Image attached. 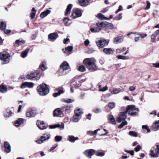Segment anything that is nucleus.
Instances as JSON below:
<instances>
[{"instance_id": "nucleus-41", "label": "nucleus", "mask_w": 159, "mask_h": 159, "mask_svg": "<svg viewBox=\"0 0 159 159\" xmlns=\"http://www.w3.org/2000/svg\"><path fill=\"white\" fill-rule=\"evenodd\" d=\"M81 117L74 114L73 117V121L74 122H78L81 119Z\"/></svg>"}, {"instance_id": "nucleus-59", "label": "nucleus", "mask_w": 159, "mask_h": 159, "mask_svg": "<svg viewBox=\"0 0 159 159\" xmlns=\"http://www.w3.org/2000/svg\"><path fill=\"white\" fill-rule=\"evenodd\" d=\"M129 134L131 136H134V137H137L138 136V134L137 133L133 131H130L129 132Z\"/></svg>"}, {"instance_id": "nucleus-34", "label": "nucleus", "mask_w": 159, "mask_h": 159, "mask_svg": "<svg viewBox=\"0 0 159 159\" xmlns=\"http://www.w3.org/2000/svg\"><path fill=\"white\" fill-rule=\"evenodd\" d=\"M100 129H98L94 131H89L87 132V134L90 136L96 135L98 131Z\"/></svg>"}, {"instance_id": "nucleus-17", "label": "nucleus", "mask_w": 159, "mask_h": 159, "mask_svg": "<svg viewBox=\"0 0 159 159\" xmlns=\"http://www.w3.org/2000/svg\"><path fill=\"white\" fill-rule=\"evenodd\" d=\"M34 84L32 82H25L22 83L20 86V88L22 89H24L28 87L29 88H31L34 86Z\"/></svg>"}, {"instance_id": "nucleus-44", "label": "nucleus", "mask_w": 159, "mask_h": 159, "mask_svg": "<svg viewBox=\"0 0 159 159\" xmlns=\"http://www.w3.org/2000/svg\"><path fill=\"white\" fill-rule=\"evenodd\" d=\"M117 58L119 59L128 60L129 59V57L128 56H125L120 55L117 56Z\"/></svg>"}, {"instance_id": "nucleus-13", "label": "nucleus", "mask_w": 159, "mask_h": 159, "mask_svg": "<svg viewBox=\"0 0 159 159\" xmlns=\"http://www.w3.org/2000/svg\"><path fill=\"white\" fill-rule=\"evenodd\" d=\"M81 16L82 12L78 9H77L73 11L72 14V16L73 19L80 17Z\"/></svg>"}, {"instance_id": "nucleus-50", "label": "nucleus", "mask_w": 159, "mask_h": 159, "mask_svg": "<svg viewBox=\"0 0 159 159\" xmlns=\"http://www.w3.org/2000/svg\"><path fill=\"white\" fill-rule=\"evenodd\" d=\"M62 139L61 136L57 135L55 137V140L56 142H59L61 141Z\"/></svg>"}, {"instance_id": "nucleus-53", "label": "nucleus", "mask_w": 159, "mask_h": 159, "mask_svg": "<svg viewBox=\"0 0 159 159\" xmlns=\"http://www.w3.org/2000/svg\"><path fill=\"white\" fill-rule=\"evenodd\" d=\"M25 42V40H20V39L16 40L15 42V44H17V46L20 45L21 43H24Z\"/></svg>"}, {"instance_id": "nucleus-29", "label": "nucleus", "mask_w": 159, "mask_h": 159, "mask_svg": "<svg viewBox=\"0 0 159 159\" xmlns=\"http://www.w3.org/2000/svg\"><path fill=\"white\" fill-rule=\"evenodd\" d=\"M39 69L42 71H44L47 69L46 62L45 61H44L42 62L40 65Z\"/></svg>"}, {"instance_id": "nucleus-47", "label": "nucleus", "mask_w": 159, "mask_h": 159, "mask_svg": "<svg viewBox=\"0 0 159 159\" xmlns=\"http://www.w3.org/2000/svg\"><path fill=\"white\" fill-rule=\"evenodd\" d=\"M38 127L40 129L43 130L47 128L48 125H42L39 124H37Z\"/></svg>"}, {"instance_id": "nucleus-33", "label": "nucleus", "mask_w": 159, "mask_h": 159, "mask_svg": "<svg viewBox=\"0 0 159 159\" xmlns=\"http://www.w3.org/2000/svg\"><path fill=\"white\" fill-rule=\"evenodd\" d=\"M109 91L112 94H116L121 92V89H110Z\"/></svg>"}, {"instance_id": "nucleus-38", "label": "nucleus", "mask_w": 159, "mask_h": 159, "mask_svg": "<svg viewBox=\"0 0 159 159\" xmlns=\"http://www.w3.org/2000/svg\"><path fill=\"white\" fill-rule=\"evenodd\" d=\"M123 38L122 37H117L114 39V42L117 43H120L123 41Z\"/></svg>"}, {"instance_id": "nucleus-56", "label": "nucleus", "mask_w": 159, "mask_h": 159, "mask_svg": "<svg viewBox=\"0 0 159 159\" xmlns=\"http://www.w3.org/2000/svg\"><path fill=\"white\" fill-rule=\"evenodd\" d=\"M127 124V122L126 121H123L121 124L118 126V128L120 129L122 128L124 126Z\"/></svg>"}, {"instance_id": "nucleus-37", "label": "nucleus", "mask_w": 159, "mask_h": 159, "mask_svg": "<svg viewBox=\"0 0 159 159\" xmlns=\"http://www.w3.org/2000/svg\"><path fill=\"white\" fill-rule=\"evenodd\" d=\"M24 120V119L22 118H19L17 120H16L15 122V125L16 127H18L21 124Z\"/></svg>"}, {"instance_id": "nucleus-60", "label": "nucleus", "mask_w": 159, "mask_h": 159, "mask_svg": "<svg viewBox=\"0 0 159 159\" xmlns=\"http://www.w3.org/2000/svg\"><path fill=\"white\" fill-rule=\"evenodd\" d=\"M157 35L154 33L152 34L151 36V41L152 42H154L155 40L156 37Z\"/></svg>"}, {"instance_id": "nucleus-19", "label": "nucleus", "mask_w": 159, "mask_h": 159, "mask_svg": "<svg viewBox=\"0 0 159 159\" xmlns=\"http://www.w3.org/2000/svg\"><path fill=\"white\" fill-rule=\"evenodd\" d=\"M73 49V48L71 46H69L65 48L62 49V51L65 54H70L72 52H71Z\"/></svg>"}, {"instance_id": "nucleus-24", "label": "nucleus", "mask_w": 159, "mask_h": 159, "mask_svg": "<svg viewBox=\"0 0 159 159\" xmlns=\"http://www.w3.org/2000/svg\"><path fill=\"white\" fill-rule=\"evenodd\" d=\"M62 112L61 109L59 108L55 109L53 112L54 116H59L62 115Z\"/></svg>"}, {"instance_id": "nucleus-57", "label": "nucleus", "mask_w": 159, "mask_h": 159, "mask_svg": "<svg viewBox=\"0 0 159 159\" xmlns=\"http://www.w3.org/2000/svg\"><path fill=\"white\" fill-rule=\"evenodd\" d=\"M69 20V19L68 18L66 17L63 20L64 24L66 26L69 25V24L68 23V21Z\"/></svg>"}, {"instance_id": "nucleus-61", "label": "nucleus", "mask_w": 159, "mask_h": 159, "mask_svg": "<svg viewBox=\"0 0 159 159\" xmlns=\"http://www.w3.org/2000/svg\"><path fill=\"white\" fill-rule=\"evenodd\" d=\"M63 100L64 102L67 103H70L74 101V100L72 99H63Z\"/></svg>"}, {"instance_id": "nucleus-3", "label": "nucleus", "mask_w": 159, "mask_h": 159, "mask_svg": "<svg viewBox=\"0 0 159 159\" xmlns=\"http://www.w3.org/2000/svg\"><path fill=\"white\" fill-rule=\"evenodd\" d=\"M10 56L6 52H2L0 53V59L2 61V64H5L9 62Z\"/></svg>"}, {"instance_id": "nucleus-20", "label": "nucleus", "mask_w": 159, "mask_h": 159, "mask_svg": "<svg viewBox=\"0 0 159 159\" xmlns=\"http://www.w3.org/2000/svg\"><path fill=\"white\" fill-rule=\"evenodd\" d=\"M58 35L57 33H52L48 35V38L52 41H54L58 37Z\"/></svg>"}, {"instance_id": "nucleus-45", "label": "nucleus", "mask_w": 159, "mask_h": 159, "mask_svg": "<svg viewBox=\"0 0 159 159\" xmlns=\"http://www.w3.org/2000/svg\"><path fill=\"white\" fill-rule=\"evenodd\" d=\"M126 49V48L125 47H123L122 48H118L116 50V52L118 53H120L125 51Z\"/></svg>"}, {"instance_id": "nucleus-27", "label": "nucleus", "mask_w": 159, "mask_h": 159, "mask_svg": "<svg viewBox=\"0 0 159 159\" xmlns=\"http://www.w3.org/2000/svg\"><path fill=\"white\" fill-rule=\"evenodd\" d=\"M4 147L5 148V151L7 153H9L11 151V146L7 142H4Z\"/></svg>"}, {"instance_id": "nucleus-46", "label": "nucleus", "mask_w": 159, "mask_h": 159, "mask_svg": "<svg viewBox=\"0 0 159 159\" xmlns=\"http://www.w3.org/2000/svg\"><path fill=\"white\" fill-rule=\"evenodd\" d=\"M98 88L99 89V91L101 92H104L108 89V87L107 86L101 87V85L98 86Z\"/></svg>"}, {"instance_id": "nucleus-42", "label": "nucleus", "mask_w": 159, "mask_h": 159, "mask_svg": "<svg viewBox=\"0 0 159 159\" xmlns=\"http://www.w3.org/2000/svg\"><path fill=\"white\" fill-rule=\"evenodd\" d=\"M12 114V112L11 111L7 110L6 111L4 112V115L6 117H9L11 116Z\"/></svg>"}, {"instance_id": "nucleus-39", "label": "nucleus", "mask_w": 159, "mask_h": 159, "mask_svg": "<svg viewBox=\"0 0 159 159\" xmlns=\"http://www.w3.org/2000/svg\"><path fill=\"white\" fill-rule=\"evenodd\" d=\"M29 50V49H27L22 52L20 55L21 57L23 58L27 56Z\"/></svg>"}, {"instance_id": "nucleus-62", "label": "nucleus", "mask_w": 159, "mask_h": 159, "mask_svg": "<svg viewBox=\"0 0 159 159\" xmlns=\"http://www.w3.org/2000/svg\"><path fill=\"white\" fill-rule=\"evenodd\" d=\"M142 128L143 129H146V130H147L148 133H149L150 131V129H149L148 127V126L147 125H143L142 126Z\"/></svg>"}, {"instance_id": "nucleus-40", "label": "nucleus", "mask_w": 159, "mask_h": 159, "mask_svg": "<svg viewBox=\"0 0 159 159\" xmlns=\"http://www.w3.org/2000/svg\"><path fill=\"white\" fill-rule=\"evenodd\" d=\"M36 10L34 7L32 8L31 12L30 14V16L32 19H33L34 18L36 15Z\"/></svg>"}, {"instance_id": "nucleus-4", "label": "nucleus", "mask_w": 159, "mask_h": 159, "mask_svg": "<svg viewBox=\"0 0 159 159\" xmlns=\"http://www.w3.org/2000/svg\"><path fill=\"white\" fill-rule=\"evenodd\" d=\"M126 109L127 112H128V115L132 116L136 115L139 112L138 109L135 108L133 105H128Z\"/></svg>"}, {"instance_id": "nucleus-36", "label": "nucleus", "mask_w": 159, "mask_h": 159, "mask_svg": "<svg viewBox=\"0 0 159 159\" xmlns=\"http://www.w3.org/2000/svg\"><path fill=\"white\" fill-rule=\"evenodd\" d=\"M72 6H73V5L71 4H70L67 6V8H66V12L65 13V16H67L68 15L70 14V11L71 9Z\"/></svg>"}, {"instance_id": "nucleus-58", "label": "nucleus", "mask_w": 159, "mask_h": 159, "mask_svg": "<svg viewBox=\"0 0 159 159\" xmlns=\"http://www.w3.org/2000/svg\"><path fill=\"white\" fill-rule=\"evenodd\" d=\"M72 106L71 105H67L64 107V109L66 111L70 110L72 108Z\"/></svg>"}, {"instance_id": "nucleus-7", "label": "nucleus", "mask_w": 159, "mask_h": 159, "mask_svg": "<svg viewBox=\"0 0 159 159\" xmlns=\"http://www.w3.org/2000/svg\"><path fill=\"white\" fill-rule=\"evenodd\" d=\"M157 148L155 149L152 147L150 151L149 155L152 157H159V145H157Z\"/></svg>"}, {"instance_id": "nucleus-26", "label": "nucleus", "mask_w": 159, "mask_h": 159, "mask_svg": "<svg viewBox=\"0 0 159 159\" xmlns=\"http://www.w3.org/2000/svg\"><path fill=\"white\" fill-rule=\"evenodd\" d=\"M79 138L78 137H75L73 135H69L68 136L67 140L72 143H74L75 141L78 140Z\"/></svg>"}, {"instance_id": "nucleus-64", "label": "nucleus", "mask_w": 159, "mask_h": 159, "mask_svg": "<svg viewBox=\"0 0 159 159\" xmlns=\"http://www.w3.org/2000/svg\"><path fill=\"white\" fill-rule=\"evenodd\" d=\"M122 18V14L120 13L116 17V19L117 20H120Z\"/></svg>"}, {"instance_id": "nucleus-10", "label": "nucleus", "mask_w": 159, "mask_h": 159, "mask_svg": "<svg viewBox=\"0 0 159 159\" xmlns=\"http://www.w3.org/2000/svg\"><path fill=\"white\" fill-rule=\"evenodd\" d=\"M134 34L136 35H138V36H134V40L135 42H137L139 41L140 38H141V39H143L144 37H146L147 35V34H142L141 33H138L137 32H135L134 33V32L130 33L127 34V35L129 36L130 34Z\"/></svg>"}, {"instance_id": "nucleus-6", "label": "nucleus", "mask_w": 159, "mask_h": 159, "mask_svg": "<svg viewBox=\"0 0 159 159\" xmlns=\"http://www.w3.org/2000/svg\"><path fill=\"white\" fill-rule=\"evenodd\" d=\"M96 24L99 26H101V27L104 28L106 29L112 30L114 28L112 24L106 21L102 22H98L96 23Z\"/></svg>"}, {"instance_id": "nucleus-25", "label": "nucleus", "mask_w": 159, "mask_h": 159, "mask_svg": "<svg viewBox=\"0 0 159 159\" xmlns=\"http://www.w3.org/2000/svg\"><path fill=\"white\" fill-rule=\"evenodd\" d=\"M78 2L80 6L85 7L88 5L89 0H79Z\"/></svg>"}, {"instance_id": "nucleus-55", "label": "nucleus", "mask_w": 159, "mask_h": 159, "mask_svg": "<svg viewBox=\"0 0 159 159\" xmlns=\"http://www.w3.org/2000/svg\"><path fill=\"white\" fill-rule=\"evenodd\" d=\"M127 124V122L126 121H123L121 124L118 126V128L120 129L122 128L124 126Z\"/></svg>"}, {"instance_id": "nucleus-32", "label": "nucleus", "mask_w": 159, "mask_h": 159, "mask_svg": "<svg viewBox=\"0 0 159 159\" xmlns=\"http://www.w3.org/2000/svg\"><path fill=\"white\" fill-rule=\"evenodd\" d=\"M83 113L82 109L80 108H77L75 110L74 114L81 116L82 114Z\"/></svg>"}, {"instance_id": "nucleus-43", "label": "nucleus", "mask_w": 159, "mask_h": 159, "mask_svg": "<svg viewBox=\"0 0 159 159\" xmlns=\"http://www.w3.org/2000/svg\"><path fill=\"white\" fill-rule=\"evenodd\" d=\"M6 27V24L5 22L1 21L0 22V28L2 30H4Z\"/></svg>"}, {"instance_id": "nucleus-54", "label": "nucleus", "mask_w": 159, "mask_h": 159, "mask_svg": "<svg viewBox=\"0 0 159 159\" xmlns=\"http://www.w3.org/2000/svg\"><path fill=\"white\" fill-rule=\"evenodd\" d=\"M127 124V122L126 121H123L121 124L118 126V128L120 129L122 128L124 126Z\"/></svg>"}, {"instance_id": "nucleus-22", "label": "nucleus", "mask_w": 159, "mask_h": 159, "mask_svg": "<svg viewBox=\"0 0 159 159\" xmlns=\"http://www.w3.org/2000/svg\"><path fill=\"white\" fill-rule=\"evenodd\" d=\"M152 129L154 131H157L159 128V120L155 121L152 125Z\"/></svg>"}, {"instance_id": "nucleus-15", "label": "nucleus", "mask_w": 159, "mask_h": 159, "mask_svg": "<svg viewBox=\"0 0 159 159\" xmlns=\"http://www.w3.org/2000/svg\"><path fill=\"white\" fill-rule=\"evenodd\" d=\"M56 90L58 92L53 94V96L54 97H57L58 96H60L61 94L65 92L64 89L62 87H59Z\"/></svg>"}, {"instance_id": "nucleus-51", "label": "nucleus", "mask_w": 159, "mask_h": 159, "mask_svg": "<svg viewBox=\"0 0 159 159\" xmlns=\"http://www.w3.org/2000/svg\"><path fill=\"white\" fill-rule=\"evenodd\" d=\"M78 70L80 71L84 72L86 70V68L84 66L81 65L79 67Z\"/></svg>"}, {"instance_id": "nucleus-5", "label": "nucleus", "mask_w": 159, "mask_h": 159, "mask_svg": "<svg viewBox=\"0 0 159 159\" xmlns=\"http://www.w3.org/2000/svg\"><path fill=\"white\" fill-rule=\"evenodd\" d=\"M82 80L81 77L80 76H77L72 80L73 86L75 88L80 87L81 85V81Z\"/></svg>"}, {"instance_id": "nucleus-28", "label": "nucleus", "mask_w": 159, "mask_h": 159, "mask_svg": "<svg viewBox=\"0 0 159 159\" xmlns=\"http://www.w3.org/2000/svg\"><path fill=\"white\" fill-rule=\"evenodd\" d=\"M96 25L97 27H94L90 29V30L93 33L98 32L101 30V29L100 28L101 27V26H99L97 25Z\"/></svg>"}, {"instance_id": "nucleus-31", "label": "nucleus", "mask_w": 159, "mask_h": 159, "mask_svg": "<svg viewBox=\"0 0 159 159\" xmlns=\"http://www.w3.org/2000/svg\"><path fill=\"white\" fill-rule=\"evenodd\" d=\"M51 12V11L49 10H47L42 12L40 15V17L41 18H43L46 16Z\"/></svg>"}, {"instance_id": "nucleus-52", "label": "nucleus", "mask_w": 159, "mask_h": 159, "mask_svg": "<svg viewBox=\"0 0 159 159\" xmlns=\"http://www.w3.org/2000/svg\"><path fill=\"white\" fill-rule=\"evenodd\" d=\"M104 154H105L104 152L99 151H97L95 153L96 155L98 156H103Z\"/></svg>"}, {"instance_id": "nucleus-30", "label": "nucleus", "mask_w": 159, "mask_h": 159, "mask_svg": "<svg viewBox=\"0 0 159 159\" xmlns=\"http://www.w3.org/2000/svg\"><path fill=\"white\" fill-rule=\"evenodd\" d=\"M103 51L106 54H111L113 53L114 51L111 48H104Z\"/></svg>"}, {"instance_id": "nucleus-8", "label": "nucleus", "mask_w": 159, "mask_h": 159, "mask_svg": "<svg viewBox=\"0 0 159 159\" xmlns=\"http://www.w3.org/2000/svg\"><path fill=\"white\" fill-rule=\"evenodd\" d=\"M50 134L49 133L44 134L41 136L39 139L37 140L36 142L38 144L42 143L44 141H47L50 138Z\"/></svg>"}, {"instance_id": "nucleus-18", "label": "nucleus", "mask_w": 159, "mask_h": 159, "mask_svg": "<svg viewBox=\"0 0 159 159\" xmlns=\"http://www.w3.org/2000/svg\"><path fill=\"white\" fill-rule=\"evenodd\" d=\"M37 114V113L35 110H32L30 111L27 112L26 116L28 117H33Z\"/></svg>"}, {"instance_id": "nucleus-23", "label": "nucleus", "mask_w": 159, "mask_h": 159, "mask_svg": "<svg viewBox=\"0 0 159 159\" xmlns=\"http://www.w3.org/2000/svg\"><path fill=\"white\" fill-rule=\"evenodd\" d=\"M108 122L112 125H115L116 122L115 119L112 115H110L108 118Z\"/></svg>"}, {"instance_id": "nucleus-1", "label": "nucleus", "mask_w": 159, "mask_h": 159, "mask_svg": "<svg viewBox=\"0 0 159 159\" xmlns=\"http://www.w3.org/2000/svg\"><path fill=\"white\" fill-rule=\"evenodd\" d=\"M96 60L94 58H86L84 59L83 63L89 71H94L98 69L96 64Z\"/></svg>"}, {"instance_id": "nucleus-63", "label": "nucleus", "mask_w": 159, "mask_h": 159, "mask_svg": "<svg viewBox=\"0 0 159 159\" xmlns=\"http://www.w3.org/2000/svg\"><path fill=\"white\" fill-rule=\"evenodd\" d=\"M141 149V147L140 145H138L136 148H134V150L136 151V152H137L140 151V150Z\"/></svg>"}, {"instance_id": "nucleus-48", "label": "nucleus", "mask_w": 159, "mask_h": 159, "mask_svg": "<svg viewBox=\"0 0 159 159\" xmlns=\"http://www.w3.org/2000/svg\"><path fill=\"white\" fill-rule=\"evenodd\" d=\"M116 106V104L114 102H110L108 104V107L111 109H112L115 107Z\"/></svg>"}, {"instance_id": "nucleus-2", "label": "nucleus", "mask_w": 159, "mask_h": 159, "mask_svg": "<svg viewBox=\"0 0 159 159\" xmlns=\"http://www.w3.org/2000/svg\"><path fill=\"white\" fill-rule=\"evenodd\" d=\"M37 89L40 96H45L49 92V89L45 84L42 83L40 84L37 87Z\"/></svg>"}, {"instance_id": "nucleus-16", "label": "nucleus", "mask_w": 159, "mask_h": 159, "mask_svg": "<svg viewBox=\"0 0 159 159\" xmlns=\"http://www.w3.org/2000/svg\"><path fill=\"white\" fill-rule=\"evenodd\" d=\"M39 73L37 71H35L34 72H32L30 74L27 75L26 77L28 79H30L34 78H35L38 76L39 75Z\"/></svg>"}, {"instance_id": "nucleus-11", "label": "nucleus", "mask_w": 159, "mask_h": 159, "mask_svg": "<svg viewBox=\"0 0 159 159\" xmlns=\"http://www.w3.org/2000/svg\"><path fill=\"white\" fill-rule=\"evenodd\" d=\"M107 42L105 39H98L95 41V43L98 47L102 48L104 47Z\"/></svg>"}, {"instance_id": "nucleus-12", "label": "nucleus", "mask_w": 159, "mask_h": 159, "mask_svg": "<svg viewBox=\"0 0 159 159\" xmlns=\"http://www.w3.org/2000/svg\"><path fill=\"white\" fill-rule=\"evenodd\" d=\"M61 70H63V74H66V72L64 71L70 68V66L68 63L66 61H64L62 62L60 65Z\"/></svg>"}, {"instance_id": "nucleus-21", "label": "nucleus", "mask_w": 159, "mask_h": 159, "mask_svg": "<svg viewBox=\"0 0 159 159\" xmlns=\"http://www.w3.org/2000/svg\"><path fill=\"white\" fill-rule=\"evenodd\" d=\"M50 129H54L58 127L60 128V130L64 129V125L63 123H61V125L59 124H55L54 125H51L49 126Z\"/></svg>"}, {"instance_id": "nucleus-49", "label": "nucleus", "mask_w": 159, "mask_h": 159, "mask_svg": "<svg viewBox=\"0 0 159 159\" xmlns=\"http://www.w3.org/2000/svg\"><path fill=\"white\" fill-rule=\"evenodd\" d=\"M97 17L99 19L101 20H105L106 18L104 15L100 13L98 14L97 15Z\"/></svg>"}, {"instance_id": "nucleus-35", "label": "nucleus", "mask_w": 159, "mask_h": 159, "mask_svg": "<svg viewBox=\"0 0 159 159\" xmlns=\"http://www.w3.org/2000/svg\"><path fill=\"white\" fill-rule=\"evenodd\" d=\"M7 88L5 85L3 84H1L0 85V92L4 93L7 92Z\"/></svg>"}, {"instance_id": "nucleus-9", "label": "nucleus", "mask_w": 159, "mask_h": 159, "mask_svg": "<svg viewBox=\"0 0 159 159\" xmlns=\"http://www.w3.org/2000/svg\"><path fill=\"white\" fill-rule=\"evenodd\" d=\"M127 113L126 110L125 112H120L116 118V121L120 123L122 120H124L126 118V113Z\"/></svg>"}, {"instance_id": "nucleus-14", "label": "nucleus", "mask_w": 159, "mask_h": 159, "mask_svg": "<svg viewBox=\"0 0 159 159\" xmlns=\"http://www.w3.org/2000/svg\"><path fill=\"white\" fill-rule=\"evenodd\" d=\"M84 153L87 157L91 158L95 153V151L93 149H88L85 151Z\"/></svg>"}]
</instances>
